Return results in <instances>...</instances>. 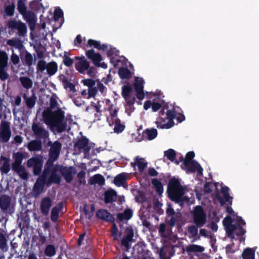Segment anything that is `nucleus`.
Wrapping results in <instances>:
<instances>
[{
	"label": "nucleus",
	"instance_id": "f257e3e1",
	"mask_svg": "<svg viewBox=\"0 0 259 259\" xmlns=\"http://www.w3.org/2000/svg\"><path fill=\"white\" fill-rule=\"evenodd\" d=\"M110 101L105 100L99 101L97 105L94 106L96 113L95 114V122L101 121L98 124L103 126L104 123H108L110 126H113L114 133H119L124 129V125L120 123L117 117V110L113 106L110 105Z\"/></svg>",
	"mask_w": 259,
	"mask_h": 259
},
{
	"label": "nucleus",
	"instance_id": "f03ea898",
	"mask_svg": "<svg viewBox=\"0 0 259 259\" xmlns=\"http://www.w3.org/2000/svg\"><path fill=\"white\" fill-rule=\"evenodd\" d=\"M57 104L56 97L52 96L50 99V107L52 110H45L43 112V118L44 122L52 129L62 132L65 128L64 112L60 109L52 110L57 108Z\"/></svg>",
	"mask_w": 259,
	"mask_h": 259
},
{
	"label": "nucleus",
	"instance_id": "7ed1b4c3",
	"mask_svg": "<svg viewBox=\"0 0 259 259\" xmlns=\"http://www.w3.org/2000/svg\"><path fill=\"white\" fill-rule=\"evenodd\" d=\"M175 117L180 122L185 120L184 115L181 114L176 115L175 110H168L166 113L163 110L160 111L159 117L157 119L155 123L158 127L169 128L174 125L173 119Z\"/></svg>",
	"mask_w": 259,
	"mask_h": 259
},
{
	"label": "nucleus",
	"instance_id": "20e7f679",
	"mask_svg": "<svg viewBox=\"0 0 259 259\" xmlns=\"http://www.w3.org/2000/svg\"><path fill=\"white\" fill-rule=\"evenodd\" d=\"M167 192L170 198L178 203H181L184 194V189L177 179H171L168 186Z\"/></svg>",
	"mask_w": 259,
	"mask_h": 259
},
{
	"label": "nucleus",
	"instance_id": "39448f33",
	"mask_svg": "<svg viewBox=\"0 0 259 259\" xmlns=\"http://www.w3.org/2000/svg\"><path fill=\"white\" fill-rule=\"evenodd\" d=\"M237 225L232 224V220L229 216L226 217L223 220V224L226 232L229 235L234 234L237 235H242L245 234V230L242 228V226L245 225V222L241 218H237Z\"/></svg>",
	"mask_w": 259,
	"mask_h": 259
},
{
	"label": "nucleus",
	"instance_id": "423d86ee",
	"mask_svg": "<svg viewBox=\"0 0 259 259\" xmlns=\"http://www.w3.org/2000/svg\"><path fill=\"white\" fill-rule=\"evenodd\" d=\"M37 70L38 72L41 73H47L51 76L57 72L58 65L55 62L47 63L45 61L41 60L37 63Z\"/></svg>",
	"mask_w": 259,
	"mask_h": 259
},
{
	"label": "nucleus",
	"instance_id": "0eeeda50",
	"mask_svg": "<svg viewBox=\"0 0 259 259\" xmlns=\"http://www.w3.org/2000/svg\"><path fill=\"white\" fill-rule=\"evenodd\" d=\"M194 223L197 227L203 226L206 223L207 215L203 208L200 206H196L192 211Z\"/></svg>",
	"mask_w": 259,
	"mask_h": 259
},
{
	"label": "nucleus",
	"instance_id": "6e6552de",
	"mask_svg": "<svg viewBox=\"0 0 259 259\" xmlns=\"http://www.w3.org/2000/svg\"><path fill=\"white\" fill-rule=\"evenodd\" d=\"M91 144L89 143L88 139L83 138L79 140L74 145V154H79L81 152L84 153V157H87L88 153L91 148Z\"/></svg>",
	"mask_w": 259,
	"mask_h": 259
},
{
	"label": "nucleus",
	"instance_id": "1a4fd4ad",
	"mask_svg": "<svg viewBox=\"0 0 259 259\" xmlns=\"http://www.w3.org/2000/svg\"><path fill=\"white\" fill-rule=\"evenodd\" d=\"M11 135V123L6 120H2L0 124V142L2 143L8 142Z\"/></svg>",
	"mask_w": 259,
	"mask_h": 259
},
{
	"label": "nucleus",
	"instance_id": "9d476101",
	"mask_svg": "<svg viewBox=\"0 0 259 259\" xmlns=\"http://www.w3.org/2000/svg\"><path fill=\"white\" fill-rule=\"evenodd\" d=\"M49 169L45 168L44 172V177L39 178L34 184L32 195L34 197H37L42 192L45 182V179L48 176Z\"/></svg>",
	"mask_w": 259,
	"mask_h": 259
},
{
	"label": "nucleus",
	"instance_id": "9b49d317",
	"mask_svg": "<svg viewBox=\"0 0 259 259\" xmlns=\"http://www.w3.org/2000/svg\"><path fill=\"white\" fill-rule=\"evenodd\" d=\"M43 161L40 156H35L30 158L27 162L28 167H32L34 175H38L42 168Z\"/></svg>",
	"mask_w": 259,
	"mask_h": 259
},
{
	"label": "nucleus",
	"instance_id": "f8f14e48",
	"mask_svg": "<svg viewBox=\"0 0 259 259\" xmlns=\"http://www.w3.org/2000/svg\"><path fill=\"white\" fill-rule=\"evenodd\" d=\"M86 55L89 59L93 61L95 66L105 69L107 67V65L105 62H101L102 60L101 56L99 53H96L94 50L87 51Z\"/></svg>",
	"mask_w": 259,
	"mask_h": 259
},
{
	"label": "nucleus",
	"instance_id": "ddd939ff",
	"mask_svg": "<svg viewBox=\"0 0 259 259\" xmlns=\"http://www.w3.org/2000/svg\"><path fill=\"white\" fill-rule=\"evenodd\" d=\"M0 207L5 212L12 213L13 212V205L11 203V198L7 195L0 197Z\"/></svg>",
	"mask_w": 259,
	"mask_h": 259
},
{
	"label": "nucleus",
	"instance_id": "4468645a",
	"mask_svg": "<svg viewBox=\"0 0 259 259\" xmlns=\"http://www.w3.org/2000/svg\"><path fill=\"white\" fill-rule=\"evenodd\" d=\"M7 25L9 28L17 30L21 36H24L27 33V30L26 25L20 21H17L14 20H10L8 22Z\"/></svg>",
	"mask_w": 259,
	"mask_h": 259
},
{
	"label": "nucleus",
	"instance_id": "2eb2a0df",
	"mask_svg": "<svg viewBox=\"0 0 259 259\" xmlns=\"http://www.w3.org/2000/svg\"><path fill=\"white\" fill-rule=\"evenodd\" d=\"M61 147V144L58 141L55 142L51 145L50 159L49 160L48 163H49L51 160L54 161L57 160L59 157Z\"/></svg>",
	"mask_w": 259,
	"mask_h": 259
},
{
	"label": "nucleus",
	"instance_id": "dca6fc26",
	"mask_svg": "<svg viewBox=\"0 0 259 259\" xmlns=\"http://www.w3.org/2000/svg\"><path fill=\"white\" fill-rule=\"evenodd\" d=\"M144 81L142 78L136 77L134 83V87L137 92V98L142 100L144 98V93L143 91V84Z\"/></svg>",
	"mask_w": 259,
	"mask_h": 259
},
{
	"label": "nucleus",
	"instance_id": "f3484780",
	"mask_svg": "<svg viewBox=\"0 0 259 259\" xmlns=\"http://www.w3.org/2000/svg\"><path fill=\"white\" fill-rule=\"evenodd\" d=\"M81 82L84 85L88 87L89 98H91L94 97L97 93V90L96 87V81L92 79H86L82 80Z\"/></svg>",
	"mask_w": 259,
	"mask_h": 259
},
{
	"label": "nucleus",
	"instance_id": "a211bd4d",
	"mask_svg": "<svg viewBox=\"0 0 259 259\" xmlns=\"http://www.w3.org/2000/svg\"><path fill=\"white\" fill-rule=\"evenodd\" d=\"M134 232L132 228L128 227L125 229V235L121 240V244L127 249L130 248V243L133 241Z\"/></svg>",
	"mask_w": 259,
	"mask_h": 259
},
{
	"label": "nucleus",
	"instance_id": "6ab92c4d",
	"mask_svg": "<svg viewBox=\"0 0 259 259\" xmlns=\"http://www.w3.org/2000/svg\"><path fill=\"white\" fill-rule=\"evenodd\" d=\"M32 129L35 135L38 138H45L48 136L47 131L39 123H33Z\"/></svg>",
	"mask_w": 259,
	"mask_h": 259
},
{
	"label": "nucleus",
	"instance_id": "aec40b11",
	"mask_svg": "<svg viewBox=\"0 0 259 259\" xmlns=\"http://www.w3.org/2000/svg\"><path fill=\"white\" fill-rule=\"evenodd\" d=\"M184 168L189 172L197 171L198 174H202V168L200 165L194 161L189 162L188 161L183 162Z\"/></svg>",
	"mask_w": 259,
	"mask_h": 259
},
{
	"label": "nucleus",
	"instance_id": "412c9836",
	"mask_svg": "<svg viewBox=\"0 0 259 259\" xmlns=\"http://www.w3.org/2000/svg\"><path fill=\"white\" fill-rule=\"evenodd\" d=\"M229 189L227 187H222L221 189V192L223 195V197H222L220 195H217V198L219 200L221 205H223L226 202H229L230 204H232V197L229 196Z\"/></svg>",
	"mask_w": 259,
	"mask_h": 259
},
{
	"label": "nucleus",
	"instance_id": "4be33fe9",
	"mask_svg": "<svg viewBox=\"0 0 259 259\" xmlns=\"http://www.w3.org/2000/svg\"><path fill=\"white\" fill-rule=\"evenodd\" d=\"M52 205V200L50 197H46L42 198L40 204V209L41 213L45 215H48Z\"/></svg>",
	"mask_w": 259,
	"mask_h": 259
},
{
	"label": "nucleus",
	"instance_id": "5701e85b",
	"mask_svg": "<svg viewBox=\"0 0 259 259\" xmlns=\"http://www.w3.org/2000/svg\"><path fill=\"white\" fill-rule=\"evenodd\" d=\"M122 95L124 98L125 102H131L135 99V95L132 87L128 85H125L122 87Z\"/></svg>",
	"mask_w": 259,
	"mask_h": 259
},
{
	"label": "nucleus",
	"instance_id": "b1692460",
	"mask_svg": "<svg viewBox=\"0 0 259 259\" xmlns=\"http://www.w3.org/2000/svg\"><path fill=\"white\" fill-rule=\"evenodd\" d=\"M24 19L28 23L30 29L34 30L35 28V23L36 18L35 16L31 11H26L24 14H22Z\"/></svg>",
	"mask_w": 259,
	"mask_h": 259
},
{
	"label": "nucleus",
	"instance_id": "393cba45",
	"mask_svg": "<svg viewBox=\"0 0 259 259\" xmlns=\"http://www.w3.org/2000/svg\"><path fill=\"white\" fill-rule=\"evenodd\" d=\"M131 165L133 167L136 166L138 167V170L140 172H142L147 165V162L145 161L144 158L137 156L134 159V161L131 162Z\"/></svg>",
	"mask_w": 259,
	"mask_h": 259
},
{
	"label": "nucleus",
	"instance_id": "a878e982",
	"mask_svg": "<svg viewBox=\"0 0 259 259\" xmlns=\"http://www.w3.org/2000/svg\"><path fill=\"white\" fill-rule=\"evenodd\" d=\"M90 66L89 61L84 58H80L75 64V68L81 73H84Z\"/></svg>",
	"mask_w": 259,
	"mask_h": 259
},
{
	"label": "nucleus",
	"instance_id": "bb28decb",
	"mask_svg": "<svg viewBox=\"0 0 259 259\" xmlns=\"http://www.w3.org/2000/svg\"><path fill=\"white\" fill-rule=\"evenodd\" d=\"M88 45L90 47H94L99 50H102L103 51H107V54L108 56H111L112 54L110 51H109L108 47L105 45H101L99 41L93 40L89 39L88 41Z\"/></svg>",
	"mask_w": 259,
	"mask_h": 259
},
{
	"label": "nucleus",
	"instance_id": "cd10ccee",
	"mask_svg": "<svg viewBox=\"0 0 259 259\" xmlns=\"http://www.w3.org/2000/svg\"><path fill=\"white\" fill-rule=\"evenodd\" d=\"M23 99L26 106L29 109L32 108L35 105L36 97L33 93L31 95L24 94Z\"/></svg>",
	"mask_w": 259,
	"mask_h": 259
},
{
	"label": "nucleus",
	"instance_id": "c85d7f7f",
	"mask_svg": "<svg viewBox=\"0 0 259 259\" xmlns=\"http://www.w3.org/2000/svg\"><path fill=\"white\" fill-rule=\"evenodd\" d=\"M96 215L98 218L107 221H112L113 220L112 215L105 209L99 210L97 212Z\"/></svg>",
	"mask_w": 259,
	"mask_h": 259
},
{
	"label": "nucleus",
	"instance_id": "c756f323",
	"mask_svg": "<svg viewBox=\"0 0 259 259\" xmlns=\"http://www.w3.org/2000/svg\"><path fill=\"white\" fill-rule=\"evenodd\" d=\"M133 216V211L131 209L127 208L124 210L123 212L119 213L117 215L118 219L121 221L123 220H128Z\"/></svg>",
	"mask_w": 259,
	"mask_h": 259
},
{
	"label": "nucleus",
	"instance_id": "7c9ffc66",
	"mask_svg": "<svg viewBox=\"0 0 259 259\" xmlns=\"http://www.w3.org/2000/svg\"><path fill=\"white\" fill-rule=\"evenodd\" d=\"M19 81L23 87L26 89H29L32 87L33 81L27 76L20 77Z\"/></svg>",
	"mask_w": 259,
	"mask_h": 259
},
{
	"label": "nucleus",
	"instance_id": "2f4dec72",
	"mask_svg": "<svg viewBox=\"0 0 259 259\" xmlns=\"http://www.w3.org/2000/svg\"><path fill=\"white\" fill-rule=\"evenodd\" d=\"M7 45L18 50H21L23 46L21 40L17 38H13L7 40Z\"/></svg>",
	"mask_w": 259,
	"mask_h": 259
},
{
	"label": "nucleus",
	"instance_id": "473e14b6",
	"mask_svg": "<svg viewBox=\"0 0 259 259\" xmlns=\"http://www.w3.org/2000/svg\"><path fill=\"white\" fill-rule=\"evenodd\" d=\"M62 208V205L61 204H59L52 208L51 215V219L52 221L56 222L57 221L59 213L61 210Z\"/></svg>",
	"mask_w": 259,
	"mask_h": 259
},
{
	"label": "nucleus",
	"instance_id": "72a5a7b5",
	"mask_svg": "<svg viewBox=\"0 0 259 259\" xmlns=\"http://www.w3.org/2000/svg\"><path fill=\"white\" fill-rule=\"evenodd\" d=\"M2 165L1 167V170L2 172L7 174L10 170V159L6 157H2Z\"/></svg>",
	"mask_w": 259,
	"mask_h": 259
},
{
	"label": "nucleus",
	"instance_id": "f704fd0d",
	"mask_svg": "<svg viewBox=\"0 0 259 259\" xmlns=\"http://www.w3.org/2000/svg\"><path fill=\"white\" fill-rule=\"evenodd\" d=\"M126 176L124 174H120L116 176L114 180V183L117 186H123L125 182Z\"/></svg>",
	"mask_w": 259,
	"mask_h": 259
},
{
	"label": "nucleus",
	"instance_id": "c9c22d12",
	"mask_svg": "<svg viewBox=\"0 0 259 259\" xmlns=\"http://www.w3.org/2000/svg\"><path fill=\"white\" fill-rule=\"evenodd\" d=\"M9 57L7 53L0 51V67H8Z\"/></svg>",
	"mask_w": 259,
	"mask_h": 259
},
{
	"label": "nucleus",
	"instance_id": "e433bc0d",
	"mask_svg": "<svg viewBox=\"0 0 259 259\" xmlns=\"http://www.w3.org/2000/svg\"><path fill=\"white\" fill-rule=\"evenodd\" d=\"M116 192L113 190L107 191L105 194V201L109 203L113 201L116 197Z\"/></svg>",
	"mask_w": 259,
	"mask_h": 259
},
{
	"label": "nucleus",
	"instance_id": "4c0bfd02",
	"mask_svg": "<svg viewBox=\"0 0 259 259\" xmlns=\"http://www.w3.org/2000/svg\"><path fill=\"white\" fill-rule=\"evenodd\" d=\"M0 249L3 251H7L8 249L7 239L6 235L2 233H0Z\"/></svg>",
	"mask_w": 259,
	"mask_h": 259
},
{
	"label": "nucleus",
	"instance_id": "58836bf2",
	"mask_svg": "<svg viewBox=\"0 0 259 259\" xmlns=\"http://www.w3.org/2000/svg\"><path fill=\"white\" fill-rule=\"evenodd\" d=\"M28 148L31 151H39L41 148L40 143L37 141H32L28 144Z\"/></svg>",
	"mask_w": 259,
	"mask_h": 259
},
{
	"label": "nucleus",
	"instance_id": "ea45409f",
	"mask_svg": "<svg viewBox=\"0 0 259 259\" xmlns=\"http://www.w3.org/2000/svg\"><path fill=\"white\" fill-rule=\"evenodd\" d=\"M186 250L188 252H202L204 250V248L198 245L192 244L188 246Z\"/></svg>",
	"mask_w": 259,
	"mask_h": 259
},
{
	"label": "nucleus",
	"instance_id": "a19ab883",
	"mask_svg": "<svg viewBox=\"0 0 259 259\" xmlns=\"http://www.w3.org/2000/svg\"><path fill=\"white\" fill-rule=\"evenodd\" d=\"M243 259H254V250L252 248L246 249L242 253Z\"/></svg>",
	"mask_w": 259,
	"mask_h": 259
},
{
	"label": "nucleus",
	"instance_id": "79ce46f5",
	"mask_svg": "<svg viewBox=\"0 0 259 259\" xmlns=\"http://www.w3.org/2000/svg\"><path fill=\"white\" fill-rule=\"evenodd\" d=\"M152 183L156 190L157 193L159 195L161 194L163 192V188L161 182L156 179H154L152 180Z\"/></svg>",
	"mask_w": 259,
	"mask_h": 259
},
{
	"label": "nucleus",
	"instance_id": "37998d69",
	"mask_svg": "<svg viewBox=\"0 0 259 259\" xmlns=\"http://www.w3.org/2000/svg\"><path fill=\"white\" fill-rule=\"evenodd\" d=\"M145 135L148 138V140H152L155 138L157 135V130L155 128L150 130H146L145 132Z\"/></svg>",
	"mask_w": 259,
	"mask_h": 259
},
{
	"label": "nucleus",
	"instance_id": "c03bdc74",
	"mask_svg": "<svg viewBox=\"0 0 259 259\" xmlns=\"http://www.w3.org/2000/svg\"><path fill=\"white\" fill-rule=\"evenodd\" d=\"M61 181V178L59 175H57L54 172H52L51 176H50L49 178L48 179V183H56V184H59L60 183Z\"/></svg>",
	"mask_w": 259,
	"mask_h": 259
},
{
	"label": "nucleus",
	"instance_id": "a18cd8bd",
	"mask_svg": "<svg viewBox=\"0 0 259 259\" xmlns=\"http://www.w3.org/2000/svg\"><path fill=\"white\" fill-rule=\"evenodd\" d=\"M63 175L67 182H70L73 178L71 168H67L63 171Z\"/></svg>",
	"mask_w": 259,
	"mask_h": 259
},
{
	"label": "nucleus",
	"instance_id": "49530a36",
	"mask_svg": "<svg viewBox=\"0 0 259 259\" xmlns=\"http://www.w3.org/2000/svg\"><path fill=\"white\" fill-rule=\"evenodd\" d=\"M105 180L104 177L100 175H96L93 177L92 182L93 184H98L100 185L104 184Z\"/></svg>",
	"mask_w": 259,
	"mask_h": 259
},
{
	"label": "nucleus",
	"instance_id": "de8ad7c7",
	"mask_svg": "<svg viewBox=\"0 0 259 259\" xmlns=\"http://www.w3.org/2000/svg\"><path fill=\"white\" fill-rule=\"evenodd\" d=\"M131 101V102H125V111L128 115H130L135 110V108L133 105L135 102V99H133Z\"/></svg>",
	"mask_w": 259,
	"mask_h": 259
},
{
	"label": "nucleus",
	"instance_id": "09e8293b",
	"mask_svg": "<svg viewBox=\"0 0 259 259\" xmlns=\"http://www.w3.org/2000/svg\"><path fill=\"white\" fill-rule=\"evenodd\" d=\"M45 254L48 256H53L56 254V250L54 246L49 245L47 246L45 251Z\"/></svg>",
	"mask_w": 259,
	"mask_h": 259
},
{
	"label": "nucleus",
	"instance_id": "8fccbe9b",
	"mask_svg": "<svg viewBox=\"0 0 259 259\" xmlns=\"http://www.w3.org/2000/svg\"><path fill=\"white\" fill-rule=\"evenodd\" d=\"M13 157L15 161L13 163H22L24 158V154L22 152H17L13 154Z\"/></svg>",
	"mask_w": 259,
	"mask_h": 259
},
{
	"label": "nucleus",
	"instance_id": "3c124183",
	"mask_svg": "<svg viewBox=\"0 0 259 259\" xmlns=\"http://www.w3.org/2000/svg\"><path fill=\"white\" fill-rule=\"evenodd\" d=\"M17 8L21 15L24 14L27 11L26 7L23 0H18Z\"/></svg>",
	"mask_w": 259,
	"mask_h": 259
},
{
	"label": "nucleus",
	"instance_id": "603ef678",
	"mask_svg": "<svg viewBox=\"0 0 259 259\" xmlns=\"http://www.w3.org/2000/svg\"><path fill=\"white\" fill-rule=\"evenodd\" d=\"M159 233L162 237H167L169 234L168 231L166 230L165 225L162 223L160 225L159 228Z\"/></svg>",
	"mask_w": 259,
	"mask_h": 259
},
{
	"label": "nucleus",
	"instance_id": "864d4df0",
	"mask_svg": "<svg viewBox=\"0 0 259 259\" xmlns=\"http://www.w3.org/2000/svg\"><path fill=\"white\" fill-rule=\"evenodd\" d=\"M8 67H0V79L4 80L8 78Z\"/></svg>",
	"mask_w": 259,
	"mask_h": 259
},
{
	"label": "nucleus",
	"instance_id": "5fc2aeb1",
	"mask_svg": "<svg viewBox=\"0 0 259 259\" xmlns=\"http://www.w3.org/2000/svg\"><path fill=\"white\" fill-rule=\"evenodd\" d=\"M119 75L122 78H128L130 75V71L128 69L124 68H120L118 72Z\"/></svg>",
	"mask_w": 259,
	"mask_h": 259
},
{
	"label": "nucleus",
	"instance_id": "6e6d98bb",
	"mask_svg": "<svg viewBox=\"0 0 259 259\" xmlns=\"http://www.w3.org/2000/svg\"><path fill=\"white\" fill-rule=\"evenodd\" d=\"M164 156L169 160L173 161L176 156L175 151L172 149H169L164 152Z\"/></svg>",
	"mask_w": 259,
	"mask_h": 259
},
{
	"label": "nucleus",
	"instance_id": "4d7b16f0",
	"mask_svg": "<svg viewBox=\"0 0 259 259\" xmlns=\"http://www.w3.org/2000/svg\"><path fill=\"white\" fill-rule=\"evenodd\" d=\"M24 60L27 65L31 66L33 63V58L30 53L27 52L25 55Z\"/></svg>",
	"mask_w": 259,
	"mask_h": 259
},
{
	"label": "nucleus",
	"instance_id": "13d9d810",
	"mask_svg": "<svg viewBox=\"0 0 259 259\" xmlns=\"http://www.w3.org/2000/svg\"><path fill=\"white\" fill-rule=\"evenodd\" d=\"M14 9L15 6L13 5L7 6L5 8V12L7 15L11 16L14 14Z\"/></svg>",
	"mask_w": 259,
	"mask_h": 259
},
{
	"label": "nucleus",
	"instance_id": "bf43d9fd",
	"mask_svg": "<svg viewBox=\"0 0 259 259\" xmlns=\"http://www.w3.org/2000/svg\"><path fill=\"white\" fill-rule=\"evenodd\" d=\"M197 228L196 225L191 226L188 228V232L192 237H195L197 235L198 232Z\"/></svg>",
	"mask_w": 259,
	"mask_h": 259
},
{
	"label": "nucleus",
	"instance_id": "052dcab7",
	"mask_svg": "<svg viewBox=\"0 0 259 259\" xmlns=\"http://www.w3.org/2000/svg\"><path fill=\"white\" fill-rule=\"evenodd\" d=\"M63 13L61 9L58 8L56 9L54 12V19L55 21H58L61 18L63 17Z\"/></svg>",
	"mask_w": 259,
	"mask_h": 259
},
{
	"label": "nucleus",
	"instance_id": "680f3d73",
	"mask_svg": "<svg viewBox=\"0 0 259 259\" xmlns=\"http://www.w3.org/2000/svg\"><path fill=\"white\" fill-rule=\"evenodd\" d=\"M96 82V87L102 93H104L106 91V87L99 80H95Z\"/></svg>",
	"mask_w": 259,
	"mask_h": 259
},
{
	"label": "nucleus",
	"instance_id": "e2e57ef3",
	"mask_svg": "<svg viewBox=\"0 0 259 259\" xmlns=\"http://www.w3.org/2000/svg\"><path fill=\"white\" fill-rule=\"evenodd\" d=\"M11 60L12 63L14 65L18 64L20 62L19 56L14 52L13 50H12V54L11 56Z\"/></svg>",
	"mask_w": 259,
	"mask_h": 259
},
{
	"label": "nucleus",
	"instance_id": "0e129e2a",
	"mask_svg": "<svg viewBox=\"0 0 259 259\" xmlns=\"http://www.w3.org/2000/svg\"><path fill=\"white\" fill-rule=\"evenodd\" d=\"M16 173L23 180H26L28 178V174L24 167L19 170Z\"/></svg>",
	"mask_w": 259,
	"mask_h": 259
},
{
	"label": "nucleus",
	"instance_id": "69168bd1",
	"mask_svg": "<svg viewBox=\"0 0 259 259\" xmlns=\"http://www.w3.org/2000/svg\"><path fill=\"white\" fill-rule=\"evenodd\" d=\"M24 166L22 165L21 163H13L12 164V169L16 172H18Z\"/></svg>",
	"mask_w": 259,
	"mask_h": 259
},
{
	"label": "nucleus",
	"instance_id": "338daca9",
	"mask_svg": "<svg viewBox=\"0 0 259 259\" xmlns=\"http://www.w3.org/2000/svg\"><path fill=\"white\" fill-rule=\"evenodd\" d=\"M195 154L193 152H189L186 155V157L184 160V161H188L189 162L192 161V159L194 157Z\"/></svg>",
	"mask_w": 259,
	"mask_h": 259
},
{
	"label": "nucleus",
	"instance_id": "774afa93",
	"mask_svg": "<svg viewBox=\"0 0 259 259\" xmlns=\"http://www.w3.org/2000/svg\"><path fill=\"white\" fill-rule=\"evenodd\" d=\"M118 229L115 224H113L112 228V234L114 237V239H118Z\"/></svg>",
	"mask_w": 259,
	"mask_h": 259
}]
</instances>
